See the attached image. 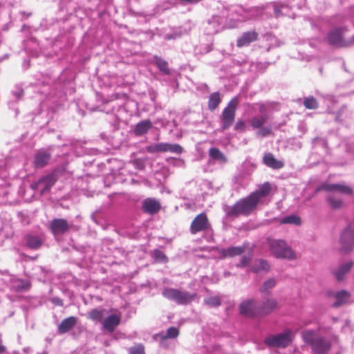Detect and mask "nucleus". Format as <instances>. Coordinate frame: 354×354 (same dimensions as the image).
<instances>
[{"label": "nucleus", "instance_id": "obj_6", "mask_svg": "<svg viewBox=\"0 0 354 354\" xmlns=\"http://www.w3.org/2000/svg\"><path fill=\"white\" fill-rule=\"evenodd\" d=\"M345 29L342 28H335L328 34L329 44L335 47H348L354 45V35L351 39L344 37Z\"/></svg>", "mask_w": 354, "mask_h": 354}, {"label": "nucleus", "instance_id": "obj_43", "mask_svg": "<svg viewBox=\"0 0 354 354\" xmlns=\"http://www.w3.org/2000/svg\"><path fill=\"white\" fill-rule=\"evenodd\" d=\"M276 285V280L274 278H270L263 282L260 288V292H264L268 291L270 289L273 288Z\"/></svg>", "mask_w": 354, "mask_h": 354}, {"label": "nucleus", "instance_id": "obj_44", "mask_svg": "<svg viewBox=\"0 0 354 354\" xmlns=\"http://www.w3.org/2000/svg\"><path fill=\"white\" fill-rule=\"evenodd\" d=\"M304 105L308 109H315L318 107L317 102L313 97H306L304 100Z\"/></svg>", "mask_w": 354, "mask_h": 354}, {"label": "nucleus", "instance_id": "obj_13", "mask_svg": "<svg viewBox=\"0 0 354 354\" xmlns=\"http://www.w3.org/2000/svg\"><path fill=\"white\" fill-rule=\"evenodd\" d=\"M59 178V171L55 170L51 174L46 175L39 179L43 186L40 190V194L44 195L46 192H48L51 187L55 185Z\"/></svg>", "mask_w": 354, "mask_h": 354}, {"label": "nucleus", "instance_id": "obj_21", "mask_svg": "<svg viewBox=\"0 0 354 354\" xmlns=\"http://www.w3.org/2000/svg\"><path fill=\"white\" fill-rule=\"evenodd\" d=\"M30 287L31 283L28 280L15 279L11 281V288L16 292H26Z\"/></svg>", "mask_w": 354, "mask_h": 354}, {"label": "nucleus", "instance_id": "obj_45", "mask_svg": "<svg viewBox=\"0 0 354 354\" xmlns=\"http://www.w3.org/2000/svg\"><path fill=\"white\" fill-rule=\"evenodd\" d=\"M205 304L210 307H217L221 304V300L217 297H211L204 300Z\"/></svg>", "mask_w": 354, "mask_h": 354}, {"label": "nucleus", "instance_id": "obj_53", "mask_svg": "<svg viewBox=\"0 0 354 354\" xmlns=\"http://www.w3.org/2000/svg\"><path fill=\"white\" fill-rule=\"evenodd\" d=\"M41 186V183H39V179L37 181L34 182L30 185V187L33 190L38 189Z\"/></svg>", "mask_w": 354, "mask_h": 354}, {"label": "nucleus", "instance_id": "obj_25", "mask_svg": "<svg viewBox=\"0 0 354 354\" xmlns=\"http://www.w3.org/2000/svg\"><path fill=\"white\" fill-rule=\"evenodd\" d=\"M270 266L268 261L259 259L254 261L250 270L254 273H259L261 271L268 272L270 270Z\"/></svg>", "mask_w": 354, "mask_h": 354}, {"label": "nucleus", "instance_id": "obj_19", "mask_svg": "<svg viewBox=\"0 0 354 354\" xmlns=\"http://www.w3.org/2000/svg\"><path fill=\"white\" fill-rule=\"evenodd\" d=\"M263 162L268 167L274 169H279L284 166V162L281 160H277L271 153H268L264 155Z\"/></svg>", "mask_w": 354, "mask_h": 354}, {"label": "nucleus", "instance_id": "obj_51", "mask_svg": "<svg viewBox=\"0 0 354 354\" xmlns=\"http://www.w3.org/2000/svg\"><path fill=\"white\" fill-rule=\"evenodd\" d=\"M50 301L55 306H62L64 305L63 300L57 297L51 298Z\"/></svg>", "mask_w": 354, "mask_h": 354}, {"label": "nucleus", "instance_id": "obj_39", "mask_svg": "<svg viewBox=\"0 0 354 354\" xmlns=\"http://www.w3.org/2000/svg\"><path fill=\"white\" fill-rule=\"evenodd\" d=\"M281 223L283 224H294L295 225H301V218L298 216L292 214L281 218Z\"/></svg>", "mask_w": 354, "mask_h": 354}, {"label": "nucleus", "instance_id": "obj_22", "mask_svg": "<svg viewBox=\"0 0 354 354\" xmlns=\"http://www.w3.org/2000/svg\"><path fill=\"white\" fill-rule=\"evenodd\" d=\"M353 266V262L349 261L346 263L341 265L337 270H333V273L336 279L339 281H343L344 275L349 272Z\"/></svg>", "mask_w": 354, "mask_h": 354}, {"label": "nucleus", "instance_id": "obj_20", "mask_svg": "<svg viewBox=\"0 0 354 354\" xmlns=\"http://www.w3.org/2000/svg\"><path fill=\"white\" fill-rule=\"evenodd\" d=\"M77 318L75 317H69L64 320L58 326L57 331L59 334H64L71 330L76 324Z\"/></svg>", "mask_w": 354, "mask_h": 354}, {"label": "nucleus", "instance_id": "obj_47", "mask_svg": "<svg viewBox=\"0 0 354 354\" xmlns=\"http://www.w3.org/2000/svg\"><path fill=\"white\" fill-rule=\"evenodd\" d=\"M129 354H145V348L142 344L136 345L129 349Z\"/></svg>", "mask_w": 354, "mask_h": 354}, {"label": "nucleus", "instance_id": "obj_28", "mask_svg": "<svg viewBox=\"0 0 354 354\" xmlns=\"http://www.w3.org/2000/svg\"><path fill=\"white\" fill-rule=\"evenodd\" d=\"M151 127L152 123L149 120H142L136 125L133 132L135 135L140 136L147 133Z\"/></svg>", "mask_w": 354, "mask_h": 354}, {"label": "nucleus", "instance_id": "obj_55", "mask_svg": "<svg viewBox=\"0 0 354 354\" xmlns=\"http://www.w3.org/2000/svg\"><path fill=\"white\" fill-rule=\"evenodd\" d=\"M230 275H231V272H229V271H225V272H224V273H223V276H224L225 277H230Z\"/></svg>", "mask_w": 354, "mask_h": 354}, {"label": "nucleus", "instance_id": "obj_42", "mask_svg": "<svg viewBox=\"0 0 354 354\" xmlns=\"http://www.w3.org/2000/svg\"><path fill=\"white\" fill-rule=\"evenodd\" d=\"M166 152L170 151L176 154H180L183 153V149L178 144H170L166 142Z\"/></svg>", "mask_w": 354, "mask_h": 354}, {"label": "nucleus", "instance_id": "obj_54", "mask_svg": "<svg viewBox=\"0 0 354 354\" xmlns=\"http://www.w3.org/2000/svg\"><path fill=\"white\" fill-rule=\"evenodd\" d=\"M6 351V347L2 345L1 340L0 339V353H4Z\"/></svg>", "mask_w": 354, "mask_h": 354}, {"label": "nucleus", "instance_id": "obj_10", "mask_svg": "<svg viewBox=\"0 0 354 354\" xmlns=\"http://www.w3.org/2000/svg\"><path fill=\"white\" fill-rule=\"evenodd\" d=\"M321 190L338 192L347 196H351L353 194V189L350 186L344 183L322 184L317 188L316 192H319Z\"/></svg>", "mask_w": 354, "mask_h": 354}, {"label": "nucleus", "instance_id": "obj_23", "mask_svg": "<svg viewBox=\"0 0 354 354\" xmlns=\"http://www.w3.org/2000/svg\"><path fill=\"white\" fill-rule=\"evenodd\" d=\"M245 250V246L230 247L222 249L220 252L223 257H234L242 254Z\"/></svg>", "mask_w": 354, "mask_h": 354}, {"label": "nucleus", "instance_id": "obj_37", "mask_svg": "<svg viewBox=\"0 0 354 354\" xmlns=\"http://www.w3.org/2000/svg\"><path fill=\"white\" fill-rule=\"evenodd\" d=\"M151 256L156 263H167L168 258L163 252L156 249L151 252Z\"/></svg>", "mask_w": 354, "mask_h": 354}, {"label": "nucleus", "instance_id": "obj_11", "mask_svg": "<svg viewBox=\"0 0 354 354\" xmlns=\"http://www.w3.org/2000/svg\"><path fill=\"white\" fill-rule=\"evenodd\" d=\"M209 227V223L205 213L198 214L192 221L190 226V232L192 234L207 230Z\"/></svg>", "mask_w": 354, "mask_h": 354}, {"label": "nucleus", "instance_id": "obj_29", "mask_svg": "<svg viewBox=\"0 0 354 354\" xmlns=\"http://www.w3.org/2000/svg\"><path fill=\"white\" fill-rule=\"evenodd\" d=\"M326 202L333 209H339L344 206L342 198L335 195L334 194H328L326 197Z\"/></svg>", "mask_w": 354, "mask_h": 354}, {"label": "nucleus", "instance_id": "obj_50", "mask_svg": "<svg viewBox=\"0 0 354 354\" xmlns=\"http://www.w3.org/2000/svg\"><path fill=\"white\" fill-rule=\"evenodd\" d=\"M234 129L238 131L243 132L245 131V123L243 120H239L235 126Z\"/></svg>", "mask_w": 354, "mask_h": 354}, {"label": "nucleus", "instance_id": "obj_8", "mask_svg": "<svg viewBox=\"0 0 354 354\" xmlns=\"http://www.w3.org/2000/svg\"><path fill=\"white\" fill-rule=\"evenodd\" d=\"M339 243L342 245L340 250L344 253H348L352 250L354 245V227L348 225L342 231Z\"/></svg>", "mask_w": 354, "mask_h": 354}, {"label": "nucleus", "instance_id": "obj_3", "mask_svg": "<svg viewBox=\"0 0 354 354\" xmlns=\"http://www.w3.org/2000/svg\"><path fill=\"white\" fill-rule=\"evenodd\" d=\"M268 243L270 253L275 258L287 260L296 259L295 252L283 240L269 239Z\"/></svg>", "mask_w": 354, "mask_h": 354}, {"label": "nucleus", "instance_id": "obj_30", "mask_svg": "<svg viewBox=\"0 0 354 354\" xmlns=\"http://www.w3.org/2000/svg\"><path fill=\"white\" fill-rule=\"evenodd\" d=\"M191 27H189L188 28L178 27L175 28L172 32L166 34L164 38L166 40L176 39L180 38L183 35L188 34L191 31Z\"/></svg>", "mask_w": 354, "mask_h": 354}, {"label": "nucleus", "instance_id": "obj_56", "mask_svg": "<svg viewBox=\"0 0 354 354\" xmlns=\"http://www.w3.org/2000/svg\"><path fill=\"white\" fill-rule=\"evenodd\" d=\"M168 3L172 6L175 5L176 3V0H170L168 1Z\"/></svg>", "mask_w": 354, "mask_h": 354}, {"label": "nucleus", "instance_id": "obj_41", "mask_svg": "<svg viewBox=\"0 0 354 354\" xmlns=\"http://www.w3.org/2000/svg\"><path fill=\"white\" fill-rule=\"evenodd\" d=\"M153 339H154V341H156V342H158L159 344L160 347L165 348H168V346H169L168 339H167L165 336H163L162 334H160V333L155 334L153 336Z\"/></svg>", "mask_w": 354, "mask_h": 354}, {"label": "nucleus", "instance_id": "obj_46", "mask_svg": "<svg viewBox=\"0 0 354 354\" xmlns=\"http://www.w3.org/2000/svg\"><path fill=\"white\" fill-rule=\"evenodd\" d=\"M252 259V254L244 255L242 257L240 262L236 264L237 268H245L249 266Z\"/></svg>", "mask_w": 354, "mask_h": 354}, {"label": "nucleus", "instance_id": "obj_32", "mask_svg": "<svg viewBox=\"0 0 354 354\" xmlns=\"http://www.w3.org/2000/svg\"><path fill=\"white\" fill-rule=\"evenodd\" d=\"M221 102V99L220 97V93L218 92H214L212 93L209 97L208 109L210 111L215 110L218 107Z\"/></svg>", "mask_w": 354, "mask_h": 354}, {"label": "nucleus", "instance_id": "obj_12", "mask_svg": "<svg viewBox=\"0 0 354 354\" xmlns=\"http://www.w3.org/2000/svg\"><path fill=\"white\" fill-rule=\"evenodd\" d=\"M239 308L240 314L247 317L252 318L259 315L258 305L255 304L253 299L243 301Z\"/></svg>", "mask_w": 354, "mask_h": 354}, {"label": "nucleus", "instance_id": "obj_36", "mask_svg": "<svg viewBox=\"0 0 354 354\" xmlns=\"http://www.w3.org/2000/svg\"><path fill=\"white\" fill-rule=\"evenodd\" d=\"M246 15L245 18L248 20L254 19L263 15V10L258 7L250 8L248 10H245Z\"/></svg>", "mask_w": 354, "mask_h": 354}, {"label": "nucleus", "instance_id": "obj_9", "mask_svg": "<svg viewBox=\"0 0 354 354\" xmlns=\"http://www.w3.org/2000/svg\"><path fill=\"white\" fill-rule=\"evenodd\" d=\"M265 344L270 347L285 348L291 343L290 333H281L270 335L264 340Z\"/></svg>", "mask_w": 354, "mask_h": 354}, {"label": "nucleus", "instance_id": "obj_27", "mask_svg": "<svg viewBox=\"0 0 354 354\" xmlns=\"http://www.w3.org/2000/svg\"><path fill=\"white\" fill-rule=\"evenodd\" d=\"M336 301L333 303V307L337 308L346 304L351 297L350 293L346 290H341L337 292L335 296Z\"/></svg>", "mask_w": 354, "mask_h": 354}, {"label": "nucleus", "instance_id": "obj_5", "mask_svg": "<svg viewBox=\"0 0 354 354\" xmlns=\"http://www.w3.org/2000/svg\"><path fill=\"white\" fill-rule=\"evenodd\" d=\"M238 104L239 98L234 97L228 102L227 106L223 109L220 116L221 122V130L222 131L228 129L233 124Z\"/></svg>", "mask_w": 354, "mask_h": 354}, {"label": "nucleus", "instance_id": "obj_57", "mask_svg": "<svg viewBox=\"0 0 354 354\" xmlns=\"http://www.w3.org/2000/svg\"><path fill=\"white\" fill-rule=\"evenodd\" d=\"M319 72H320V73H321V74H322V73H323V68H319Z\"/></svg>", "mask_w": 354, "mask_h": 354}, {"label": "nucleus", "instance_id": "obj_14", "mask_svg": "<svg viewBox=\"0 0 354 354\" xmlns=\"http://www.w3.org/2000/svg\"><path fill=\"white\" fill-rule=\"evenodd\" d=\"M161 205L158 201L152 198H145L142 203V209L145 213L155 214L159 212Z\"/></svg>", "mask_w": 354, "mask_h": 354}, {"label": "nucleus", "instance_id": "obj_40", "mask_svg": "<svg viewBox=\"0 0 354 354\" xmlns=\"http://www.w3.org/2000/svg\"><path fill=\"white\" fill-rule=\"evenodd\" d=\"M160 334H162L167 339H175L179 335V330L178 328L171 326L167 328L166 332H160Z\"/></svg>", "mask_w": 354, "mask_h": 354}, {"label": "nucleus", "instance_id": "obj_26", "mask_svg": "<svg viewBox=\"0 0 354 354\" xmlns=\"http://www.w3.org/2000/svg\"><path fill=\"white\" fill-rule=\"evenodd\" d=\"M120 319L116 315L108 316L103 322V327L109 332L114 330L115 328L120 324Z\"/></svg>", "mask_w": 354, "mask_h": 354}, {"label": "nucleus", "instance_id": "obj_34", "mask_svg": "<svg viewBox=\"0 0 354 354\" xmlns=\"http://www.w3.org/2000/svg\"><path fill=\"white\" fill-rule=\"evenodd\" d=\"M268 120L267 113H263L260 117H254L251 120V126L253 129H258L265 124Z\"/></svg>", "mask_w": 354, "mask_h": 354}, {"label": "nucleus", "instance_id": "obj_2", "mask_svg": "<svg viewBox=\"0 0 354 354\" xmlns=\"http://www.w3.org/2000/svg\"><path fill=\"white\" fill-rule=\"evenodd\" d=\"M304 342L310 346L314 354H328L331 349V342L326 337L319 336L313 330L301 333Z\"/></svg>", "mask_w": 354, "mask_h": 354}, {"label": "nucleus", "instance_id": "obj_7", "mask_svg": "<svg viewBox=\"0 0 354 354\" xmlns=\"http://www.w3.org/2000/svg\"><path fill=\"white\" fill-rule=\"evenodd\" d=\"M74 227L72 223L60 218H53L48 223V230L54 236L65 234Z\"/></svg>", "mask_w": 354, "mask_h": 354}, {"label": "nucleus", "instance_id": "obj_49", "mask_svg": "<svg viewBox=\"0 0 354 354\" xmlns=\"http://www.w3.org/2000/svg\"><path fill=\"white\" fill-rule=\"evenodd\" d=\"M288 8V6L284 4L274 5V12L275 17H279L281 15H283L282 10L283 8Z\"/></svg>", "mask_w": 354, "mask_h": 354}, {"label": "nucleus", "instance_id": "obj_52", "mask_svg": "<svg viewBox=\"0 0 354 354\" xmlns=\"http://www.w3.org/2000/svg\"><path fill=\"white\" fill-rule=\"evenodd\" d=\"M13 95H15L16 99L18 100L24 95V90L22 88H19L17 91H13Z\"/></svg>", "mask_w": 354, "mask_h": 354}, {"label": "nucleus", "instance_id": "obj_15", "mask_svg": "<svg viewBox=\"0 0 354 354\" xmlns=\"http://www.w3.org/2000/svg\"><path fill=\"white\" fill-rule=\"evenodd\" d=\"M277 308V300L272 298H268L260 304H258L259 315H266L270 314Z\"/></svg>", "mask_w": 354, "mask_h": 354}, {"label": "nucleus", "instance_id": "obj_17", "mask_svg": "<svg viewBox=\"0 0 354 354\" xmlns=\"http://www.w3.org/2000/svg\"><path fill=\"white\" fill-rule=\"evenodd\" d=\"M51 158V154L46 150L38 151L34 160V166L36 168H41L45 167L49 162Z\"/></svg>", "mask_w": 354, "mask_h": 354}, {"label": "nucleus", "instance_id": "obj_16", "mask_svg": "<svg viewBox=\"0 0 354 354\" xmlns=\"http://www.w3.org/2000/svg\"><path fill=\"white\" fill-rule=\"evenodd\" d=\"M258 37V33L254 30L245 32L237 39L236 46L238 47L248 46L252 42L257 41Z\"/></svg>", "mask_w": 354, "mask_h": 354}, {"label": "nucleus", "instance_id": "obj_18", "mask_svg": "<svg viewBox=\"0 0 354 354\" xmlns=\"http://www.w3.org/2000/svg\"><path fill=\"white\" fill-rule=\"evenodd\" d=\"M271 191V185L270 183L266 182L259 186V189L250 194L251 196L256 200V202L259 204L261 198L267 196Z\"/></svg>", "mask_w": 354, "mask_h": 354}, {"label": "nucleus", "instance_id": "obj_31", "mask_svg": "<svg viewBox=\"0 0 354 354\" xmlns=\"http://www.w3.org/2000/svg\"><path fill=\"white\" fill-rule=\"evenodd\" d=\"M153 62L163 74H171V71L168 67V63L167 61H165L160 57H158V55H155L153 56Z\"/></svg>", "mask_w": 354, "mask_h": 354}, {"label": "nucleus", "instance_id": "obj_4", "mask_svg": "<svg viewBox=\"0 0 354 354\" xmlns=\"http://www.w3.org/2000/svg\"><path fill=\"white\" fill-rule=\"evenodd\" d=\"M163 297L169 300L175 301L179 305H187L196 297V294H191L187 291H180L172 288H165L162 291Z\"/></svg>", "mask_w": 354, "mask_h": 354}, {"label": "nucleus", "instance_id": "obj_33", "mask_svg": "<svg viewBox=\"0 0 354 354\" xmlns=\"http://www.w3.org/2000/svg\"><path fill=\"white\" fill-rule=\"evenodd\" d=\"M209 156L214 160H218L222 162H226L227 158L223 153L218 148L212 147L209 151Z\"/></svg>", "mask_w": 354, "mask_h": 354}, {"label": "nucleus", "instance_id": "obj_48", "mask_svg": "<svg viewBox=\"0 0 354 354\" xmlns=\"http://www.w3.org/2000/svg\"><path fill=\"white\" fill-rule=\"evenodd\" d=\"M259 130L257 131V134L261 137H266L271 133V129L268 127H263L259 128Z\"/></svg>", "mask_w": 354, "mask_h": 354}, {"label": "nucleus", "instance_id": "obj_38", "mask_svg": "<svg viewBox=\"0 0 354 354\" xmlns=\"http://www.w3.org/2000/svg\"><path fill=\"white\" fill-rule=\"evenodd\" d=\"M166 142H160L147 146L146 150L148 153L166 152Z\"/></svg>", "mask_w": 354, "mask_h": 354}, {"label": "nucleus", "instance_id": "obj_24", "mask_svg": "<svg viewBox=\"0 0 354 354\" xmlns=\"http://www.w3.org/2000/svg\"><path fill=\"white\" fill-rule=\"evenodd\" d=\"M26 245L32 250L39 249L43 244L42 239L36 235L27 234L25 236Z\"/></svg>", "mask_w": 354, "mask_h": 354}, {"label": "nucleus", "instance_id": "obj_35", "mask_svg": "<svg viewBox=\"0 0 354 354\" xmlns=\"http://www.w3.org/2000/svg\"><path fill=\"white\" fill-rule=\"evenodd\" d=\"M105 311L104 308H94L88 313V318L93 321L101 322Z\"/></svg>", "mask_w": 354, "mask_h": 354}, {"label": "nucleus", "instance_id": "obj_1", "mask_svg": "<svg viewBox=\"0 0 354 354\" xmlns=\"http://www.w3.org/2000/svg\"><path fill=\"white\" fill-rule=\"evenodd\" d=\"M258 203L250 194L247 197L239 200L234 205H225L223 210L227 216L236 218L240 215L248 216L257 208Z\"/></svg>", "mask_w": 354, "mask_h": 354}]
</instances>
